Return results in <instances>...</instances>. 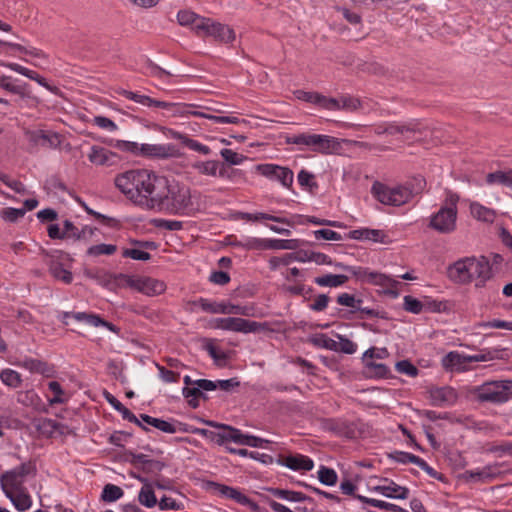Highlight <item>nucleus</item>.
Segmentation results:
<instances>
[{"label": "nucleus", "instance_id": "09e8293b", "mask_svg": "<svg viewBox=\"0 0 512 512\" xmlns=\"http://www.w3.org/2000/svg\"><path fill=\"white\" fill-rule=\"evenodd\" d=\"M357 350V345L345 338L343 336L337 335V340H335V352H343L346 354H354Z\"/></svg>", "mask_w": 512, "mask_h": 512}, {"label": "nucleus", "instance_id": "774afa93", "mask_svg": "<svg viewBox=\"0 0 512 512\" xmlns=\"http://www.w3.org/2000/svg\"><path fill=\"white\" fill-rule=\"evenodd\" d=\"M293 262L292 254L288 253L281 257H272L269 260V267L272 270H276L281 266H287Z\"/></svg>", "mask_w": 512, "mask_h": 512}, {"label": "nucleus", "instance_id": "f8f14e48", "mask_svg": "<svg viewBox=\"0 0 512 512\" xmlns=\"http://www.w3.org/2000/svg\"><path fill=\"white\" fill-rule=\"evenodd\" d=\"M287 142L311 147L325 153L334 152L338 148V142L334 138L325 135L301 134L295 138H287Z\"/></svg>", "mask_w": 512, "mask_h": 512}, {"label": "nucleus", "instance_id": "4468645a", "mask_svg": "<svg viewBox=\"0 0 512 512\" xmlns=\"http://www.w3.org/2000/svg\"><path fill=\"white\" fill-rule=\"evenodd\" d=\"M118 93L123 97L145 107H156L171 114L180 113L182 111V107L178 104L155 100L139 92L120 89Z\"/></svg>", "mask_w": 512, "mask_h": 512}, {"label": "nucleus", "instance_id": "f03ea898", "mask_svg": "<svg viewBox=\"0 0 512 512\" xmlns=\"http://www.w3.org/2000/svg\"><path fill=\"white\" fill-rule=\"evenodd\" d=\"M449 279L459 284L475 282L482 287L492 277V267L486 257H466L457 260L447 269Z\"/></svg>", "mask_w": 512, "mask_h": 512}, {"label": "nucleus", "instance_id": "aec40b11", "mask_svg": "<svg viewBox=\"0 0 512 512\" xmlns=\"http://www.w3.org/2000/svg\"><path fill=\"white\" fill-rule=\"evenodd\" d=\"M192 168L203 176L214 178L228 177L225 165L217 160H197L192 163Z\"/></svg>", "mask_w": 512, "mask_h": 512}, {"label": "nucleus", "instance_id": "37998d69", "mask_svg": "<svg viewBox=\"0 0 512 512\" xmlns=\"http://www.w3.org/2000/svg\"><path fill=\"white\" fill-rule=\"evenodd\" d=\"M2 383L10 388H18L21 385V375L12 369H4L0 373Z\"/></svg>", "mask_w": 512, "mask_h": 512}, {"label": "nucleus", "instance_id": "58836bf2", "mask_svg": "<svg viewBox=\"0 0 512 512\" xmlns=\"http://www.w3.org/2000/svg\"><path fill=\"white\" fill-rule=\"evenodd\" d=\"M7 498L14 504L16 509L19 511H26L30 509L32 506L31 496L26 492V490L17 491L11 494L6 495Z\"/></svg>", "mask_w": 512, "mask_h": 512}, {"label": "nucleus", "instance_id": "e433bc0d", "mask_svg": "<svg viewBox=\"0 0 512 512\" xmlns=\"http://www.w3.org/2000/svg\"><path fill=\"white\" fill-rule=\"evenodd\" d=\"M114 154L102 147H92L88 159L95 165H108L111 163Z\"/></svg>", "mask_w": 512, "mask_h": 512}, {"label": "nucleus", "instance_id": "9b49d317", "mask_svg": "<svg viewBox=\"0 0 512 512\" xmlns=\"http://www.w3.org/2000/svg\"><path fill=\"white\" fill-rule=\"evenodd\" d=\"M125 285L147 296H156L166 290L163 281L147 276H126Z\"/></svg>", "mask_w": 512, "mask_h": 512}, {"label": "nucleus", "instance_id": "6ab92c4d", "mask_svg": "<svg viewBox=\"0 0 512 512\" xmlns=\"http://www.w3.org/2000/svg\"><path fill=\"white\" fill-rule=\"evenodd\" d=\"M257 170L265 177L278 180L284 187H290L293 183V172L275 164H262L257 166Z\"/></svg>", "mask_w": 512, "mask_h": 512}, {"label": "nucleus", "instance_id": "473e14b6", "mask_svg": "<svg viewBox=\"0 0 512 512\" xmlns=\"http://www.w3.org/2000/svg\"><path fill=\"white\" fill-rule=\"evenodd\" d=\"M350 238L382 243L384 242L385 234L378 229L361 228L351 231Z\"/></svg>", "mask_w": 512, "mask_h": 512}, {"label": "nucleus", "instance_id": "a19ab883", "mask_svg": "<svg viewBox=\"0 0 512 512\" xmlns=\"http://www.w3.org/2000/svg\"><path fill=\"white\" fill-rule=\"evenodd\" d=\"M317 478L323 485L334 486L338 481V475L332 468L321 465L317 471Z\"/></svg>", "mask_w": 512, "mask_h": 512}, {"label": "nucleus", "instance_id": "cd10ccee", "mask_svg": "<svg viewBox=\"0 0 512 512\" xmlns=\"http://www.w3.org/2000/svg\"><path fill=\"white\" fill-rule=\"evenodd\" d=\"M137 479L143 484L138 494L139 503L146 508H153L157 504L153 483L144 477H137Z\"/></svg>", "mask_w": 512, "mask_h": 512}, {"label": "nucleus", "instance_id": "ea45409f", "mask_svg": "<svg viewBox=\"0 0 512 512\" xmlns=\"http://www.w3.org/2000/svg\"><path fill=\"white\" fill-rule=\"evenodd\" d=\"M243 218L248 221L270 220V221L286 224L291 227L295 225V222L289 220L288 218L278 217V216H274V215L267 214V213H261V212L246 213L243 215Z\"/></svg>", "mask_w": 512, "mask_h": 512}, {"label": "nucleus", "instance_id": "052dcab7", "mask_svg": "<svg viewBox=\"0 0 512 512\" xmlns=\"http://www.w3.org/2000/svg\"><path fill=\"white\" fill-rule=\"evenodd\" d=\"M220 155L231 165H240L245 160V157L242 154H239L232 149H222L220 151Z\"/></svg>", "mask_w": 512, "mask_h": 512}, {"label": "nucleus", "instance_id": "c756f323", "mask_svg": "<svg viewBox=\"0 0 512 512\" xmlns=\"http://www.w3.org/2000/svg\"><path fill=\"white\" fill-rule=\"evenodd\" d=\"M47 387L50 394H46V399L50 405L65 404L70 400V393L64 390L59 382L50 381Z\"/></svg>", "mask_w": 512, "mask_h": 512}, {"label": "nucleus", "instance_id": "13d9d810", "mask_svg": "<svg viewBox=\"0 0 512 512\" xmlns=\"http://www.w3.org/2000/svg\"><path fill=\"white\" fill-rule=\"evenodd\" d=\"M403 307L407 312L419 314L422 312L424 306L420 300L410 295H406L403 298Z\"/></svg>", "mask_w": 512, "mask_h": 512}, {"label": "nucleus", "instance_id": "2f4dec72", "mask_svg": "<svg viewBox=\"0 0 512 512\" xmlns=\"http://www.w3.org/2000/svg\"><path fill=\"white\" fill-rule=\"evenodd\" d=\"M471 216L484 223H493L496 218V211L488 208L479 202H471L469 205Z\"/></svg>", "mask_w": 512, "mask_h": 512}, {"label": "nucleus", "instance_id": "412c9836", "mask_svg": "<svg viewBox=\"0 0 512 512\" xmlns=\"http://www.w3.org/2000/svg\"><path fill=\"white\" fill-rule=\"evenodd\" d=\"M278 463L290 470L297 472L311 471L314 468V461L302 454H291L282 457Z\"/></svg>", "mask_w": 512, "mask_h": 512}, {"label": "nucleus", "instance_id": "5fc2aeb1", "mask_svg": "<svg viewBox=\"0 0 512 512\" xmlns=\"http://www.w3.org/2000/svg\"><path fill=\"white\" fill-rule=\"evenodd\" d=\"M117 247L113 244H97L88 248L87 254L90 256L112 255L116 252Z\"/></svg>", "mask_w": 512, "mask_h": 512}, {"label": "nucleus", "instance_id": "393cba45", "mask_svg": "<svg viewBox=\"0 0 512 512\" xmlns=\"http://www.w3.org/2000/svg\"><path fill=\"white\" fill-rule=\"evenodd\" d=\"M207 18L201 17L190 10H180L177 21L181 26L189 27L196 35H200Z\"/></svg>", "mask_w": 512, "mask_h": 512}, {"label": "nucleus", "instance_id": "39448f33", "mask_svg": "<svg viewBox=\"0 0 512 512\" xmlns=\"http://www.w3.org/2000/svg\"><path fill=\"white\" fill-rule=\"evenodd\" d=\"M294 97L300 101L307 102L316 109L326 111H356L361 106L358 98L343 95L340 97H331L318 92L296 90Z\"/></svg>", "mask_w": 512, "mask_h": 512}, {"label": "nucleus", "instance_id": "f704fd0d", "mask_svg": "<svg viewBox=\"0 0 512 512\" xmlns=\"http://www.w3.org/2000/svg\"><path fill=\"white\" fill-rule=\"evenodd\" d=\"M348 281V276L342 274H325L314 279V282L321 287H340Z\"/></svg>", "mask_w": 512, "mask_h": 512}, {"label": "nucleus", "instance_id": "c9c22d12", "mask_svg": "<svg viewBox=\"0 0 512 512\" xmlns=\"http://www.w3.org/2000/svg\"><path fill=\"white\" fill-rule=\"evenodd\" d=\"M266 250H296L300 247L298 239H269L267 238Z\"/></svg>", "mask_w": 512, "mask_h": 512}, {"label": "nucleus", "instance_id": "338daca9", "mask_svg": "<svg viewBox=\"0 0 512 512\" xmlns=\"http://www.w3.org/2000/svg\"><path fill=\"white\" fill-rule=\"evenodd\" d=\"M313 235L316 239H324V240H328V241H341L342 240V236L338 232L333 231L331 229L315 230L313 232Z\"/></svg>", "mask_w": 512, "mask_h": 512}, {"label": "nucleus", "instance_id": "c85d7f7f", "mask_svg": "<svg viewBox=\"0 0 512 512\" xmlns=\"http://www.w3.org/2000/svg\"><path fill=\"white\" fill-rule=\"evenodd\" d=\"M73 319H75L78 322H84L89 326H93V327L102 326V327L107 328L111 332L118 333V328L115 325L103 320L96 314L86 313V312H76L73 314Z\"/></svg>", "mask_w": 512, "mask_h": 512}, {"label": "nucleus", "instance_id": "4d7b16f0", "mask_svg": "<svg viewBox=\"0 0 512 512\" xmlns=\"http://www.w3.org/2000/svg\"><path fill=\"white\" fill-rule=\"evenodd\" d=\"M337 302H338V304H340L342 306L349 307L353 310H362L361 309L362 300L356 299L353 295L348 294V293L340 294L337 297Z\"/></svg>", "mask_w": 512, "mask_h": 512}, {"label": "nucleus", "instance_id": "2eb2a0df", "mask_svg": "<svg viewBox=\"0 0 512 512\" xmlns=\"http://www.w3.org/2000/svg\"><path fill=\"white\" fill-rule=\"evenodd\" d=\"M0 44L29 56L31 59H24V61L29 62L30 64H32L38 68H41V69L49 68V65H50L49 56L44 51H42L38 48L30 47V46L27 47V46H23L21 44L6 42V41H2V40H0Z\"/></svg>", "mask_w": 512, "mask_h": 512}, {"label": "nucleus", "instance_id": "a878e982", "mask_svg": "<svg viewBox=\"0 0 512 512\" xmlns=\"http://www.w3.org/2000/svg\"><path fill=\"white\" fill-rule=\"evenodd\" d=\"M28 137L37 145L43 147H57L61 143V136L54 130H28Z\"/></svg>", "mask_w": 512, "mask_h": 512}, {"label": "nucleus", "instance_id": "3c124183", "mask_svg": "<svg viewBox=\"0 0 512 512\" xmlns=\"http://www.w3.org/2000/svg\"><path fill=\"white\" fill-rule=\"evenodd\" d=\"M347 271L350 272L358 281L363 283L371 284L372 278L375 271H371L364 267H356L352 266L347 268Z\"/></svg>", "mask_w": 512, "mask_h": 512}, {"label": "nucleus", "instance_id": "8fccbe9b", "mask_svg": "<svg viewBox=\"0 0 512 512\" xmlns=\"http://www.w3.org/2000/svg\"><path fill=\"white\" fill-rule=\"evenodd\" d=\"M105 398L115 410L122 414L124 419L136 421V417L113 395H111L110 393H106Z\"/></svg>", "mask_w": 512, "mask_h": 512}, {"label": "nucleus", "instance_id": "6e6d98bb", "mask_svg": "<svg viewBox=\"0 0 512 512\" xmlns=\"http://www.w3.org/2000/svg\"><path fill=\"white\" fill-rule=\"evenodd\" d=\"M26 213L24 209L7 207L0 211V217L6 222H16L22 218Z\"/></svg>", "mask_w": 512, "mask_h": 512}, {"label": "nucleus", "instance_id": "ddd939ff", "mask_svg": "<svg viewBox=\"0 0 512 512\" xmlns=\"http://www.w3.org/2000/svg\"><path fill=\"white\" fill-rule=\"evenodd\" d=\"M43 253L50 258L49 269L51 274L66 284L71 283L73 280L72 273L65 267L66 262L72 261L70 255L59 250L50 252L43 250Z\"/></svg>", "mask_w": 512, "mask_h": 512}, {"label": "nucleus", "instance_id": "dca6fc26", "mask_svg": "<svg viewBox=\"0 0 512 512\" xmlns=\"http://www.w3.org/2000/svg\"><path fill=\"white\" fill-rule=\"evenodd\" d=\"M196 306L200 307L203 311L213 313V314H239V315H248L247 309L241 305H234L225 301H209L207 299L201 298L194 303Z\"/></svg>", "mask_w": 512, "mask_h": 512}, {"label": "nucleus", "instance_id": "20e7f679", "mask_svg": "<svg viewBox=\"0 0 512 512\" xmlns=\"http://www.w3.org/2000/svg\"><path fill=\"white\" fill-rule=\"evenodd\" d=\"M192 206L191 189L179 180L170 177L157 211L170 215H184Z\"/></svg>", "mask_w": 512, "mask_h": 512}, {"label": "nucleus", "instance_id": "680f3d73", "mask_svg": "<svg viewBox=\"0 0 512 512\" xmlns=\"http://www.w3.org/2000/svg\"><path fill=\"white\" fill-rule=\"evenodd\" d=\"M205 488L207 491L215 494V495H218V496H221L223 498H226L228 493L231 492V487L230 486H227V485H224V484H220V483H216V482H207L205 484Z\"/></svg>", "mask_w": 512, "mask_h": 512}, {"label": "nucleus", "instance_id": "603ef678", "mask_svg": "<svg viewBox=\"0 0 512 512\" xmlns=\"http://www.w3.org/2000/svg\"><path fill=\"white\" fill-rule=\"evenodd\" d=\"M205 118L211 121V124H232V125H241L244 122L243 118L236 116H222V115H214L207 114L204 115Z\"/></svg>", "mask_w": 512, "mask_h": 512}, {"label": "nucleus", "instance_id": "e2e57ef3", "mask_svg": "<svg viewBox=\"0 0 512 512\" xmlns=\"http://www.w3.org/2000/svg\"><path fill=\"white\" fill-rule=\"evenodd\" d=\"M63 235H64V238H67V239H73V240L82 239L80 229L78 227H76L69 220H65L63 223Z\"/></svg>", "mask_w": 512, "mask_h": 512}, {"label": "nucleus", "instance_id": "4be33fe9", "mask_svg": "<svg viewBox=\"0 0 512 512\" xmlns=\"http://www.w3.org/2000/svg\"><path fill=\"white\" fill-rule=\"evenodd\" d=\"M388 356L386 348L372 347L366 350L363 354V362L368 369L375 370L377 375H384L387 373V367L384 364L376 363L374 359H384Z\"/></svg>", "mask_w": 512, "mask_h": 512}, {"label": "nucleus", "instance_id": "1a4fd4ad", "mask_svg": "<svg viewBox=\"0 0 512 512\" xmlns=\"http://www.w3.org/2000/svg\"><path fill=\"white\" fill-rule=\"evenodd\" d=\"M479 398L495 403L506 402L512 398V380L485 383L479 390Z\"/></svg>", "mask_w": 512, "mask_h": 512}, {"label": "nucleus", "instance_id": "0e129e2a", "mask_svg": "<svg viewBox=\"0 0 512 512\" xmlns=\"http://www.w3.org/2000/svg\"><path fill=\"white\" fill-rule=\"evenodd\" d=\"M395 368L397 372L405 374L410 377L418 375V369L408 360H402L396 363Z\"/></svg>", "mask_w": 512, "mask_h": 512}, {"label": "nucleus", "instance_id": "72a5a7b5", "mask_svg": "<svg viewBox=\"0 0 512 512\" xmlns=\"http://www.w3.org/2000/svg\"><path fill=\"white\" fill-rule=\"evenodd\" d=\"M0 87L21 97L28 96L26 84L9 76L0 75Z\"/></svg>", "mask_w": 512, "mask_h": 512}, {"label": "nucleus", "instance_id": "f3484780", "mask_svg": "<svg viewBox=\"0 0 512 512\" xmlns=\"http://www.w3.org/2000/svg\"><path fill=\"white\" fill-rule=\"evenodd\" d=\"M205 28L201 31V37H213L215 40L222 43H231L235 40V32L227 25L215 22L207 18Z\"/></svg>", "mask_w": 512, "mask_h": 512}, {"label": "nucleus", "instance_id": "a18cd8bd", "mask_svg": "<svg viewBox=\"0 0 512 512\" xmlns=\"http://www.w3.org/2000/svg\"><path fill=\"white\" fill-rule=\"evenodd\" d=\"M142 419L147 424L157 428L158 430H160L162 432L171 433V434L176 432V427L171 422H168V421H165L162 419H158V418H154V417H151L148 415H142Z\"/></svg>", "mask_w": 512, "mask_h": 512}, {"label": "nucleus", "instance_id": "bb28decb", "mask_svg": "<svg viewBox=\"0 0 512 512\" xmlns=\"http://www.w3.org/2000/svg\"><path fill=\"white\" fill-rule=\"evenodd\" d=\"M467 355L458 351H451L442 358V365L451 371H464L468 367Z\"/></svg>", "mask_w": 512, "mask_h": 512}, {"label": "nucleus", "instance_id": "bf43d9fd", "mask_svg": "<svg viewBox=\"0 0 512 512\" xmlns=\"http://www.w3.org/2000/svg\"><path fill=\"white\" fill-rule=\"evenodd\" d=\"M205 350L217 364L222 365L225 363L227 354L222 349L215 346L212 342H209L205 345Z\"/></svg>", "mask_w": 512, "mask_h": 512}, {"label": "nucleus", "instance_id": "9d476101", "mask_svg": "<svg viewBox=\"0 0 512 512\" xmlns=\"http://www.w3.org/2000/svg\"><path fill=\"white\" fill-rule=\"evenodd\" d=\"M210 327L213 329L248 334L258 331L260 324L243 318L227 317L213 319L210 322Z\"/></svg>", "mask_w": 512, "mask_h": 512}, {"label": "nucleus", "instance_id": "b1692460", "mask_svg": "<svg viewBox=\"0 0 512 512\" xmlns=\"http://www.w3.org/2000/svg\"><path fill=\"white\" fill-rule=\"evenodd\" d=\"M372 491L391 499H406L409 496V489L396 484L393 481L385 480L382 484L374 486Z\"/></svg>", "mask_w": 512, "mask_h": 512}, {"label": "nucleus", "instance_id": "c03bdc74", "mask_svg": "<svg viewBox=\"0 0 512 512\" xmlns=\"http://www.w3.org/2000/svg\"><path fill=\"white\" fill-rule=\"evenodd\" d=\"M308 341L309 343L319 348H324L331 351H334L335 348V339H332L323 333H316L311 335Z\"/></svg>", "mask_w": 512, "mask_h": 512}, {"label": "nucleus", "instance_id": "864d4df0", "mask_svg": "<svg viewBox=\"0 0 512 512\" xmlns=\"http://www.w3.org/2000/svg\"><path fill=\"white\" fill-rule=\"evenodd\" d=\"M123 496V490L116 485L107 484L102 491V499L106 502H114Z\"/></svg>", "mask_w": 512, "mask_h": 512}, {"label": "nucleus", "instance_id": "79ce46f5", "mask_svg": "<svg viewBox=\"0 0 512 512\" xmlns=\"http://www.w3.org/2000/svg\"><path fill=\"white\" fill-rule=\"evenodd\" d=\"M267 238L243 236L240 238V247L246 250H266Z\"/></svg>", "mask_w": 512, "mask_h": 512}, {"label": "nucleus", "instance_id": "4c0bfd02", "mask_svg": "<svg viewBox=\"0 0 512 512\" xmlns=\"http://www.w3.org/2000/svg\"><path fill=\"white\" fill-rule=\"evenodd\" d=\"M489 185H503L512 188V169L508 171H495L486 176Z\"/></svg>", "mask_w": 512, "mask_h": 512}, {"label": "nucleus", "instance_id": "423d86ee", "mask_svg": "<svg viewBox=\"0 0 512 512\" xmlns=\"http://www.w3.org/2000/svg\"><path fill=\"white\" fill-rule=\"evenodd\" d=\"M458 197L450 194L438 209L429 218V227L441 234H450L457 228Z\"/></svg>", "mask_w": 512, "mask_h": 512}, {"label": "nucleus", "instance_id": "49530a36", "mask_svg": "<svg viewBox=\"0 0 512 512\" xmlns=\"http://www.w3.org/2000/svg\"><path fill=\"white\" fill-rule=\"evenodd\" d=\"M174 137L180 139L183 142V144L186 145L191 150L199 152L203 155H208L211 152V150L208 146L203 145L196 140L190 139L180 133H175Z\"/></svg>", "mask_w": 512, "mask_h": 512}, {"label": "nucleus", "instance_id": "0eeeda50", "mask_svg": "<svg viewBox=\"0 0 512 512\" xmlns=\"http://www.w3.org/2000/svg\"><path fill=\"white\" fill-rule=\"evenodd\" d=\"M113 146L133 155L157 158H170L179 155L178 149L172 144H139L133 141L116 140Z\"/></svg>", "mask_w": 512, "mask_h": 512}, {"label": "nucleus", "instance_id": "5701e85b", "mask_svg": "<svg viewBox=\"0 0 512 512\" xmlns=\"http://www.w3.org/2000/svg\"><path fill=\"white\" fill-rule=\"evenodd\" d=\"M371 284L375 286H380L383 289V293L388 294L393 298L399 296L400 289L402 287L401 282H399L398 280L392 278L389 275L376 271L374 272Z\"/></svg>", "mask_w": 512, "mask_h": 512}, {"label": "nucleus", "instance_id": "de8ad7c7", "mask_svg": "<svg viewBox=\"0 0 512 512\" xmlns=\"http://www.w3.org/2000/svg\"><path fill=\"white\" fill-rule=\"evenodd\" d=\"M272 493L275 497L289 502H302L306 500V496L303 493L297 491L274 489Z\"/></svg>", "mask_w": 512, "mask_h": 512}, {"label": "nucleus", "instance_id": "f257e3e1", "mask_svg": "<svg viewBox=\"0 0 512 512\" xmlns=\"http://www.w3.org/2000/svg\"><path fill=\"white\" fill-rule=\"evenodd\" d=\"M170 177L156 172L137 169L118 174L115 187L132 202L158 210Z\"/></svg>", "mask_w": 512, "mask_h": 512}, {"label": "nucleus", "instance_id": "7ed1b4c3", "mask_svg": "<svg viewBox=\"0 0 512 512\" xmlns=\"http://www.w3.org/2000/svg\"><path fill=\"white\" fill-rule=\"evenodd\" d=\"M423 188L424 181L421 178L404 184H386L376 181L371 187V194L383 205L401 206L408 203Z\"/></svg>", "mask_w": 512, "mask_h": 512}, {"label": "nucleus", "instance_id": "69168bd1", "mask_svg": "<svg viewBox=\"0 0 512 512\" xmlns=\"http://www.w3.org/2000/svg\"><path fill=\"white\" fill-rule=\"evenodd\" d=\"M358 499L361 500L363 503H367L373 507H376V508H379V509H382V510H394L396 509V505L394 504H391V503H388V502H385V501H382V500H378V499H374V498H368V497H365V496H358Z\"/></svg>", "mask_w": 512, "mask_h": 512}, {"label": "nucleus", "instance_id": "a211bd4d", "mask_svg": "<svg viewBox=\"0 0 512 512\" xmlns=\"http://www.w3.org/2000/svg\"><path fill=\"white\" fill-rule=\"evenodd\" d=\"M501 474V465L492 464L465 471L463 479L469 482H488L498 478Z\"/></svg>", "mask_w": 512, "mask_h": 512}, {"label": "nucleus", "instance_id": "7c9ffc66", "mask_svg": "<svg viewBox=\"0 0 512 512\" xmlns=\"http://www.w3.org/2000/svg\"><path fill=\"white\" fill-rule=\"evenodd\" d=\"M143 72L148 76L159 79L165 84H175L177 82L174 80L175 76L171 72L161 68L150 60L145 62Z\"/></svg>", "mask_w": 512, "mask_h": 512}, {"label": "nucleus", "instance_id": "6e6552de", "mask_svg": "<svg viewBox=\"0 0 512 512\" xmlns=\"http://www.w3.org/2000/svg\"><path fill=\"white\" fill-rule=\"evenodd\" d=\"M34 473V467L30 463H23L2 474L0 482L5 495L24 490V483L28 475Z\"/></svg>", "mask_w": 512, "mask_h": 512}]
</instances>
